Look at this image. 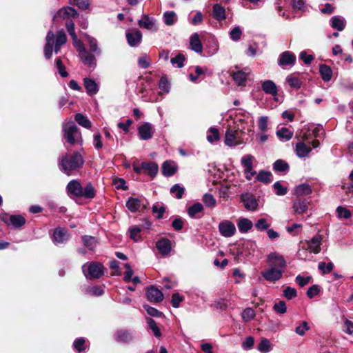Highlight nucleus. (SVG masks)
I'll list each match as a JSON object with an SVG mask.
<instances>
[{
    "label": "nucleus",
    "mask_w": 353,
    "mask_h": 353,
    "mask_svg": "<svg viewBox=\"0 0 353 353\" xmlns=\"http://www.w3.org/2000/svg\"><path fill=\"white\" fill-rule=\"evenodd\" d=\"M267 263L268 268L261 272L262 276L270 282L280 280L286 267L284 257L277 252H272L267 256Z\"/></svg>",
    "instance_id": "1"
},
{
    "label": "nucleus",
    "mask_w": 353,
    "mask_h": 353,
    "mask_svg": "<svg viewBox=\"0 0 353 353\" xmlns=\"http://www.w3.org/2000/svg\"><path fill=\"white\" fill-rule=\"evenodd\" d=\"M66 192L70 198L93 199L96 195V190L91 183H88L83 187L81 183L76 180H71L66 186Z\"/></svg>",
    "instance_id": "2"
},
{
    "label": "nucleus",
    "mask_w": 353,
    "mask_h": 353,
    "mask_svg": "<svg viewBox=\"0 0 353 353\" xmlns=\"http://www.w3.org/2000/svg\"><path fill=\"white\" fill-rule=\"evenodd\" d=\"M84 163L81 154L78 152L67 153L59 158V166L65 174L70 176L72 172L79 169Z\"/></svg>",
    "instance_id": "3"
},
{
    "label": "nucleus",
    "mask_w": 353,
    "mask_h": 353,
    "mask_svg": "<svg viewBox=\"0 0 353 353\" xmlns=\"http://www.w3.org/2000/svg\"><path fill=\"white\" fill-rule=\"evenodd\" d=\"M62 132L63 138L70 145H82L81 132L72 121L64 123L62 127Z\"/></svg>",
    "instance_id": "4"
},
{
    "label": "nucleus",
    "mask_w": 353,
    "mask_h": 353,
    "mask_svg": "<svg viewBox=\"0 0 353 353\" xmlns=\"http://www.w3.org/2000/svg\"><path fill=\"white\" fill-rule=\"evenodd\" d=\"M85 276L90 279H99L104 274V267L97 262L84 264L82 267Z\"/></svg>",
    "instance_id": "5"
},
{
    "label": "nucleus",
    "mask_w": 353,
    "mask_h": 353,
    "mask_svg": "<svg viewBox=\"0 0 353 353\" xmlns=\"http://www.w3.org/2000/svg\"><path fill=\"white\" fill-rule=\"evenodd\" d=\"M219 231L223 236L231 237L236 232V227L230 221L224 220L219 223Z\"/></svg>",
    "instance_id": "6"
},
{
    "label": "nucleus",
    "mask_w": 353,
    "mask_h": 353,
    "mask_svg": "<svg viewBox=\"0 0 353 353\" xmlns=\"http://www.w3.org/2000/svg\"><path fill=\"white\" fill-rule=\"evenodd\" d=\"M138 132L140 139L148 140L153 137L154 128L151 123L146 122L139 127Z\"/></svg>",
    "instance_id": "7"
},
{
    "label": "nucleus",
    "mask_w": 353,
    "mask_h": 353,
    "mask_svg": "<svg viewBox=\"0 0 353 353\" xmlns=\"http://www.w3.org/2000/svg\"><path fill=\"white\" fill-rule=\"evenodd\" d=\"M146 296L149 301L157 303L163 300V294L161 290L154 286H150L146 290Z\"/></svg>",
    "instance_id": "8"
},
{
    "label": "nucleus",
    "mask_w": 353,
    "mask_h": 353,
    "mask_svg": "<svg viewBox=\"0 0 353 353\" xmlns=\"http://www.w3.org/2000/svg\"><path fill=\"white\" fill-rule=\"evenodd\" d=\"M3 221L8 224L11 225L14 228H21L26 223V219L22 215H5L3 218Z\"/></svg>",
    "instance_id": "9"
},
{
    "label": "nucleus",
    "mask_w": 353,
    "mask_h": 353,
    "mask_svg": "<svg viewBox=\"0 0 353 353\" xmlns=\"http://www.w3.org/2000/svg\"><path fill=\"white\" fill-rule=\"evenodd\" d=\"M241 201L243 203L245 208L248 210L254 211L257 208V201L255 197L250 193L241 194Z\"/></svg>",
    "instance_id": "10"
},
{
    "label": "nucleus",
    "mask_w": 353,
    "mask_h": 353,
    "mask_svg": "<svg viewBox=\"0 0 353 353\" xmlns=\"http://www.w3.org/2000/svg\"><path fill=\"white\" fill-rule=\"evenodd\" d=\"M138 25L140 28H145L149 30H157L156 20L154 18L150 17L147 14H143L141 19L139 20Z\"/></svg>",
    "instance_id": "11"
},
{
    "label": "nucleus",
    "mask_w": 353,
    "mask_h": 353,
    "mask_svg": "<svg viewBox=\"0 0 353 353\" xmlns=\"http://www.w3.org/2000/svg\"><path fill=\"white\" fill-rule=\"evenodd\" d=\"M225 143L228 146H235L242 143V141L239 139L236 131L229 129L225 132Z\"/></svg>",
    "instance_id": "12"
},
{
    "label": "nucleus",
    "mask_w": 353,
    "mask_h": 353,
    "mask_svg": "<svg viewBox=\"0 0 353 353\" xmlns=\"http://www.w3.org/2000/svg\"><path fill=\"white\" fill-rule=\"evenodd\" d=\"M54 42V34L52 31H48L46 36V43L44 48V54L46 59H50L52 56V48Z\"/></svg>",
    "instance_id": "13"
},
{
    "label": "nucleus",
    "mask_w": 353,
    "mask_h": 353,
    "mask_svg": "<svg viewBox=\"0 0 353 353\" xmlns=\"http://www.w3.org/2000/svg\"><path fill=\"white\" fill-rule=\"evenodd\" d=\"M322 238L320 235H316L310 241H307V250L314 254H318L321 251V244Z\"/></svg>",
    "instance_id": "14"
},
{
    "label": "nucleus",
    "mask_w": 353,
    "mask_h": 353,
    "mask_svg": "<svg viewBox=\"0 0 353 353\" xmlns=\"http://www.w3.org/2000/svg\"><path fill=\"white\" fill-rule=\"evenodd\" d=\"M296 61V56L292 52L285 51L283 52L279 59V65H293Z\"/></svg>",
    "instance_id": "15"
},
{
    "label": "nucleus",
    "mask_w": 353,
    "mask_h": 353,
    "mask_svg": "<svg viewBox=\"0 0 353 353\" xmlns=\"http://www.w3.org/2000/svg\"><path fill=\"white\" fill-rule=\"evenodd\" d=\"M69 239V234L63 228H56L53 234V241L55 243H63Z\"/></svg>",
    "instance_id": "16"
},
{
    "label": "nucleus",
    "mask_w": 353,
    "mask_h": 353,
    "mask_svg": "<svg viewBox=\"0 0 353 353\" xmlns=\"http://www.w3.org/2000/svg\"><path fill=\"white\" fill-rule=\"evenodd\" d=\"M156 248L163 255H168L172 249L171 241L168 239H161L157 242Z\"/></svg>",
    "instance_id": "17"
},
{
    "label": "nucleus",
    "mask_w": 353,
    "mask_h": 353,
    "mask_svg": "<svg viewBox=\"0 0 353 353\" xmlns=\"http://www.w3.org/2000/svg\"><path fill=\"white\" fill-rule=\"evenodd\" d=\"M126 39L128 44L132 47H134L141 42L142 34L139 30H136L132 32H128L126 34Z\"/></svg>",
    "instance_id": "18"
},
{
    "label": "nucleus",
    "mask_w": 353,
    "mask_h": 353,
    "mask_svg": "<svg viewBox=\"0 0 353 353\" xmlns=\"http://www.w3.org/2000/svg\"><path fill=\"white\" fill-rule=\"evenodd\" d=\"M79 57L85 65L90 68H94L95 66L96 59L94 56L86 51L85 49L79 53Z\"/></svg>",
    "instance_id": "19"
},
{
    "label": "nucleus",
    "mask_w": 353,
    "mask_h": 353,
    "mask_svg": "<svg viewBox=\"0 0 353 353\" xmlns=\"http://www.w3.org/2000/svg\"><path fill=\"white\" fill-rule=\"evenodd\" d=\"M78 16L77 11L72 7H65L60 9L54 17H61L65 19L68 17H77Z\"/></svg>",
    "instance_id": "20"
},
{
    "label": "nucleus",
    "mask_w": 353,
    "mask_h": 353,
    "mask_svg": "<svg viewBox=\"0 0 353 353\" xmlns=\"http://www.w3.org/2000/svg\"><path fill=\"white\" fill-rule=\"evenodd\" d=\"M177 165L173 161H165L162 165V173L164 176H170L175 174Z\"/></svg>",
    "instance_id": "21"
},
{
    "label": "nucleus",
    "mask_w": 353,
    "mask_h": 353,
    "mask_svg": "<svg viewBox=\"0 0 353 353\" xmlns=\"http://www.w3.org/2000/svg\"><path fill=\"white\" fill-rule=\"evenodd\" d=\"M330 21L332 28L338 31L343 30L346 25L345 19L340 16L332 17Z\"/></svg>",
    "instance_id": "22"
},
{
    "label": "nucleus",
    "mask_w": 353,
    "mask_h": 353,
    "mask_svg": "<svg viewBox=\"0 0 353 353\" xmlns=\"http://www.w3.org/2000/svg\"><path fill=\"white\" fill-rule=\"evenodd\" d=\"M190 44L191 49L197 53H201L203 51V46L199 39L197 33L193 34L190 39Z\"/></svg>",
    "instance_id": "23"
},
{
    "label": "nucleus",
    "mask_w": 353,
    "mask_h": 353,
    "mask_svg": "<svg viewBox=\"0 0 353 353\" xmlns=\"http://www.w3.org/2000/svg\"><path fill=\"white\" fill-rule=\"evenodd\" d=\"M262 90L268 94L275 96L277 94V87L271 80H266L262 83Z\"/></svg>",
    "instance_id": "24"
},
{
    "label": "nucleus",
    "mask_w": 353,
    "mask_h": 353,
    "mask_svg": "<svg viewBox=\"0 0 353 353\" xmlns=\"http://www.w3.org/2000/svg\"><path fill=\"white\" fill-rule=\"evenodd\" d=\"M84 86L88 94L94 95L98 92V85L92 79L85 78L83 80Z\"/></svg>",
    "instance_id": "25"
},
{
    "label": "nucleus",
    "mask_w": 353,
    "mask_h": 353,
    "mask_svg": "<svg viewBox=\"0 0 353 353\" xmlns=\"http://www.w3.org/2000/svg\"><path fill=\"white\" fill-rule=\"evenodd\" d=\"M116 339L119 342L129 343L132 340V334L125 330H120L116 333Z\"/></svg>",
    "instance_id": "26"
},
{
    "label": "nucleus",
    "mask_w": 353,
    "mask_h": 353,
    "mask_svg": "<svg viewBox=\"0 0 353 353\" xmlns=\"http://www.w3.org/2000/svg\"><path fill=\"white\" fill-rule=\"evenodd\" d=\"M233 80L238 85H243L246 81L248 77V73L243 70H237L233 72L232 74Z\"/></svg>",
    "instance_id": "27"
},
{
    "label": "nucleus",
    "mask_w": 353,
    "mask_h": 353,
    "mask_svg": "<svg viewBox=\"0 0 353 353\" xmlns=\"http://www.w3.org/2000/svg\"><path fill=\"white\" fill-rule=\"evenodd\" d=\"M82 241L83 245L91 251H94L98 245L97 239L92 236L84 235L82 237Z\"/></svg>",
    "instance_id": "28"
},
{
    "label": "nucleus",
    "mask_w": 353,
    "mask_h": 353,
    "mask_svg": "<svg viewBox=\"0 0 353 353\" xmlns=\"http://www.w3.org/2000/svg\"><path fill=\"white\" fill-rule=\"evenodd\" d=\"M311 148L303 141L299 142L296 145V153L299 157H305L308 155Z\"/></svg>",
    "instance_id": "29"
},
{
    "label": "nucleus",
    "mask_w": 353,
    "mask_h": 353,
    "mask_svg": "<svg viewBox=\"0 0 353 353\" xmlns=\"http://www.w3.org/2000/svg\"><path fill=\"white\" fill-rule=\"evenodd\" d=\"M212 15L217 21H223L225 19V10L219 4L213 6Z\"/></svg>",
    "instance_id": "30"
},
{
    "label": "nucleus",
    "mask_w": 353,
    "mask_h": 353,
    "mask_svg": "<svg viewBox=\"0 0 353 353\" xmlns=\"http://www.w3.org/2000/svg\"><path fill=\"white\" fill-rule=\"evenodd\" d=\"M312 193L311 187L306 183L301 184L296 187L294 194L296 196H301L303 195H308Z\"/></svg>",
    "instance_id": "31"
},
{
    "label": "nucleus",
    "mask_w": 353,
    "mask_h": 353,
    "mask_svg": "<svg viewBox=\"0 0 353 353\" xmlns=\"http://www.w3.org/2000/svg\"><path fill=\"white\" fill-rule=\"evenodd\" d=\"M143 170L152 177L156 176L158 172V165L155 163H142Z\"/></svg>",
    "instance_id": "32"
},
{
    "label": "nucleus",
    "mask_w": 353,
    "mask_h": 353,
    "mask_svg": "<svg viewBox=\"0 0 353 353\" xmlns=\"http://www.w3.org/2000/svg\"><path fill=\"white\" fill-rule=\"evenodd\" d=\"M163 21L167 26L174 25L178 19L176 14L174 11H167L164 12Z\"/></svg>",
    "instance_id": "33"
},
{
    "label": "nucleus",
    "mask_w": 353,
    "mask_h": 353,
    "mask_svg": "<svg viewBox=\"0 0 353 353\" xmlns=\"http://www.w3.org/2000/svg\"><path fill=\"white\" fill-rule=\"evenodd\" d=\"M84 38L89 44L90 50L92 52L96 53L97 54H99L101 53V50L98 48L97 39L89 36L87 34H84Z\"/></svg>",
    "instance_id": "34"
},
{
    "label": "nucleus",
    "mask_w": 353,
    "mask_h": 353,
    "mask_svg": "<svg viewBox=\"0 0 353 353\" xmlns=\"http://www.w3.org/2000/svg\"><path fill=\"white\" fill-rule=\"evenodd\" d=\"M237 225L239 231L242 233H245L252 228L253 224L248 219L243 218L239 219Z\"/></svg>",
    "instance_id": "35"
},
{
    "label": "nucleus",
    "mask_w": 353,
    "mask_h": 353,
    "mask_svg": "<svg viewBox=\"0 0 353 353\" xmlns=\"http://www.w3.org/2000/svg\"><path fill=\"white\" fill-rule=\"evenodd\" d=\"M126 207L132 212H137L141 207V201L138 199L130 197L126 202Z\"/></svg>",
    "instance_id": "36"
},
{
    "label": "nucleus",
    "mask_w": 353,
    "mask_h": 353,
    "mask_svg": "<svg viewBox=\"0 0 353 353\" xmlns=\"http://www.w3.org/2000/svg\"><path fill=\"white\" fill-rule=\"evenodd\" d=\"M319 72L324 81H329L332 79V71L327 65H321Z\"/></svg>",
    "instance_id": "37"
},
{
    "label": "nucleus",
    "mask_w": 353,
    "mask_h": 353,
    "mask_svg": "<svg viewBox=\"0 0 353 353\" xmlns=\"http://www.w3.org/2000/svg\"><path fill=\"white\" fill-rule=\"evenodd\" d=\"M75 121L82 127L90 129L92 127L90 121L81 113H77L74 116Z\"/></svg>",
    "instance_id": "38"
},
{
    "label": "nucleus",
    "mask_w": 353,
    "mask_h": 353,
    "mask_svg": "<svg viewBox=\"0 0 353 353\" xmlns=\"http://www.w3.org/2000/svg\"><path fill=\"white\" fill-rule=\"evenodd\" d=\"M307 208V203L305 201H298L293 203V209L297 214H303L305 212Z\"/></svg>",
    "instance_id": "39"
},
{
    "label": "nucleus",
    "mask_w": 353,
    "mask_h": 353,
    "mask_svg": "<svg viewBox=\"0 0 353 353\" xmlns=\"http://www.w3.org/2000/svg\"><path fill=\"white\" fill-rule=\"evenodd\" d=\"M256 180L264 183H270L272 181V174L270 172L261 171L256 176Z\"/></svg>",
    "instance_id": "40"
},
{
    "label": "nucleus",
    "mask_w": 353,
    "mask_h": 353,
    "mask_svg": "<svg viewBox=\"0 0 353 353\" xmlns=\"http://www.w3.org/2000/svg\"><path fill=\"white\" fill-rule=\"evenodd\" d=\"M203 210V207L201 203H196L188 209V213L192 218H195L198 213L201 212Z\"/></svg>",
    "instance_id": "41"
},
{
    "label": "nucleus",
    "mask_w": 353,
    "mask_h": 353,
    "mask_svg": "<svg viewBox=\"0 0 353 353\" xmlns=\"http://www.w3.org/2000/svg\"><path fill=\"white\" fill-rule=\"evenodd\" d=\"M276 135L281 139L288 141L292 137L293 132L286 128H281L277 130Z\"/></svg>",
    "instance_id": "42"
},
{
    "label": "nucleus",
    "mask_w": 353,
    "mask_h": 353,
    "mask_svg": "<svg viewBox=\"0 0 353 353\" xmlns=\"http://www.w3.org/2000/svg\"><path fill=\"white\" fill-rule=\"evenodd\" d=\"M254 157L251 154L245 155L241 158V162L244 169H247L248 170H250L253 168V160Z\"/></svg>",
    "instance_id": "43"
},
{
    "label": "nucleus",
    "mask_w": 353,
    "mask_h": 353,
    "mask_svg": "<svg viewBox=\"0 0 353 353\" xmlns=\"http://www.w3.org/2000/svg\"><path fill=\"white\" fill-rule=\"evenodd\" d=\"M170 192L174 194L176 199H180L185 192V188L179 184H175L171 188Z\"/></svg>",
    "instance_id": "44"
},
{
    "label": "nucleus",
    "mask_w": 353,
    "mask_h": 353,
    "mask_svg": "<svg viewBox=\"0 0 353 353\" xmlns=\"http://www.w3.org/2000/svg\"><path fill=\"white\" fill-rule=\"evenodd\" d=\"M286 81L291 88L299 89L302 85L301 81L296 77L290 75L287 77Z\"/></svg>",
    "instance_id": "45"
},
{
    "label": "nucleus",
    "mask_w": 353,
    "mask_h": 353,
    "mask_svg": "<svg viewBox=\"0 0 353 353\" xmlns=\"http://www.w3.org/2000/svg\"><path fill=\"white\" fill-rule=\"evenodd\" d=\"M318 268L321 271L322 274H325L331 272L334 268V264L332 262L326 264L325 262H320Z\"/></svg>",
    "instance_id": "46"
},
{
    "label": "nucleus",
    "mask_w": 353,
    "mask_h": 353,
    "mask_svg": "<svg viewBox=\"0 0 353 353\" xmlns=\"http://www.w3.org/2000/svg\"><path fill=\"white\" fill-rule=\"evenodd\" d=\"M255 316V312L251 307L245 308L242 312V318L244 321L248 322L253 319Z\"/></svg>",
    "instance_id": "47"
},
{
    "label": "nucleus",
    "mask_w": 353,
    "mask_h": 353,
    "mask_svg": "<svg viewBox=\"0 0 353 353\" xmlns=\"http://www.w3.org/2000/svg\"><path fill=\"white\" fill-rule=\"evenodd\" d=\"M289 168L288 164L283 160H277L274 163V169L277 172H284Z\"/></svg>",
    "instance_id": "48"
},
{
    "label": "nucleus",
    "mask_w": 353,
    "mask_h": 353,
    "mask_svg": "<svg viewBox=\"0 0 353 353\" xmlns=\"http://www.w3.org/2000/svg\"><path fill=\"white\" fill-rule=\"evenodd\" d=\"M310 329L308 323L306 321H303L300 325H297L295 328V332L299 336H304L305 332Z\"/></svg>",
    "instance_id": "49"
},
{
    "label": "nucleus",
    "mask_w": 353,
    "mask_h": 353,
    "mask_svg": "<svg viewBox=\"0 0 353 353\" xmlns=\"http://www.w3.org/2000/svg\"><path fill=\"white\" fill-rule=\"evenodd\" d=\"M219 139V133L217 129L216 128H210L208 130V134L207 136V139L210 143H213Z\"/></svg>",
    "instance_id": "50"
},
{
    "label": "nucleus",
    "mask_w": 353,
    "mask_h": 353,
    "mask_svg": "<svg viewBox=\"0 0 353 353\" xmlns=\"http://www.w3.org/2000/svg\"><path fill=\"white\" fill-rule=\"evenodd\" d=\"M130 237L134 241H139L141 239V229L139 227H132L129 228Z\"/></svg>",
    "instance_id": "51"
},
{
    "label": "nucleus",
    "mask_w": 353,
    "mask_h": 353,
    "mask_svg": "<svg viewBox=\"0 0 353 353\" xmlns=\"http://www.w3.org/2000/svg\"><path fill=\"white\" fill-rule=\"evenodd\" d=\"M148 324L156 337H160L161 336V332L154 320L152 319H149L148 320Z\"/></svg>",
    "instance_id": "52"
},
{
    "label": "nucleus",
    "mask_w": 353,
    "mask_h": 353,
    "mask_svg": "<svg viewBox=\"0 0 353 353\" xmlns=\"http://www.w3.org/2000/svg\"><path fill=\"white\" fill-rule=\"evenodd\" d=\"M283 296L288 300H291L297 296L296 289L288 286L283 290Z\"/></svg>",
    "instance_id": "53"
},
{
    "label": "nucleus",
    "mask_w": 353,
    "mask_h": 353,
    "mask_svg": "<svg viewBox=\"0 0 353 353\" xmlns=\"http://www.w3.org/2000/svg\"><path fill=\"white\" fill-rule=\"evenodd\" d=\"M258 350L261 352H268L270 351V343L267 339H263L258 345Z\"/></svg>",
    "instance_id": "54"
},
{
    "label": "nucleus",
    "mask_w": 353,
    "mask_h": 353,
    "mask_svg": "<svg viewBox=\"0 0 353 353\" xmlns=\"http://www.w3.org/2000/svg\"><path fill=\"white\" fill-rule=\"evenodd\" d=\"M55 64L60 75L63 78L67 77L68 76V73L65 70V68L63 64L61 59L59 58L57 59L55 61Z\"/></svg>",
    "instance_id": "55"
},
{
    "label": "nucleus",
    "mask_w": 353,
    "mask_h": 353,
    "mask_svg": "<svg viewBox=\"0 0 353 353\" xmlns=\"http://www.w3.org/2000/svg\"><path fill=\"white\" fill-rule=\"evenodd\" d=\"M242 31L239 26H236L230 32V37L232 41H237L241 39Z\"/></svg>",
    "instance_id": "56"
},
{
    "label": "nucleus",
    "mask_w": 353,
    "mask_h": 353,
    "mask_svg": "<svg viewBox=\"0 0 353 353\" xmlns=\"http://www.w3.org/2000/svg\"><path fill=\"white\" fill-rule=\"evenodd\" d=\"M203 201L208 207L214 208L216 205V200L210 194H205L203 197Z\"/></svg>",
    "instance_id": "57"
},
{
    "label": "nucleus",
    "mask_w": 353,
    "mask_h": 353,
    "mask_svg": "<svg viewBox=\"0 0 353 353\" xmlns=\"http://www.w3.org/2000/svg\"><path fill=\"white\" fill-rule=\"evenodd\" d=\"M270 224L265 219H260L255 223V228L258 230H265L270 227Z\"/></svg>",
    "instance_id": "58"
},
{
    "label": "nucleus",
    "mask_w": 353,
    "mask_h": 353,
    "mask_svg": "<svg viewBox=\"0 0 353 353\" xmlns=\"http://www.w3.org/2000/svg\"><path fill=\"white\" fill-rule=\"evenodd\" d=\"M274 310L279 314H283L287 311L286 304L285 301H280L274 305Z\"/></svg>",
    "instance_id": "59"
},
{
    "label": "nucleus",
    "mask_w": 353,
    "mask_h": 353,
    "mask_svg": "<svg viewBox=\"0 0 353 353\" xmlns=\"http://www.w3.org/2000/svg\"><path fill=\"white\" fill-rule=\"evenodd\" d=\"M185 56L182 54H177L175 57L172 58L170 62L172 64H176L178 68H182L184 65Z\"/></svg>",
    "instance_id": "60"
},
{
    "label": "nucleus",
    "mask_w": 353,
    "mask_h": 353,
    "mask_svg": "<svg viewBox=\"0 0 353 353\" xmlns=\"http://www.w3.org/2000/svg\"><path fill=\"white\" fill-rule=\"evenodd\" d=\"M70 3L78 6L80 9L85 10L89 7V0H70Z\"/></svg>",
    "instance_id": "61"
},
{
    "label": "nucleus",
    "mask_w": 353,
    "mask_h": 353,
    "mask_svg": "<svg viewBox=\"0 0 353 353\" xmlns=\"http://www.w3.org/2000/svg\"><path fill=\"white\" fill-rule=\"evenodd\" d=\"M85 340L83 338L77 339L73 343V347L75 350H77L79 352H82L85 350Z\"/></svg>",
    "instance_id": "62"
},
{
    "label": "nucleus",
    "mask_w": 353,
    "mask_h": 353,
    "mask_svg": "<svg viewBox=\"0 0 353 353\" xmlns=\"http://www.w3.org/2000/svg\"><path fill=\"white\" fill-rule=\"evenodd\" d=\"M273 186L277 195L283 196L287 194V188L283 186L280 181L274 183Z\"/></svg>",
    "instance_id": "63"
},
{
    "label": "nucleus",
    "mask_w": 353,
    "mask_h": 353,
    "mask_svg": "<svg viewBox=\"0 0 353 353\" xmlns=\"http://www.w3.org/2000/svg\"><path fill=\"white\" fill-rule=\"evenodd\" d=\"M343 330L347 334H353V322L345 319L343 325Z\"/></svg>",
    "instance_id": "64"
}]
</instances>
